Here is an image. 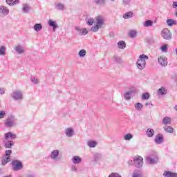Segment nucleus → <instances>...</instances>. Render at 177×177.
I'll return each mask as SVG.
<instances>
[{
    "instance_id": "nucleus-34",
    "label": "nucleus",
    "mask_w": 177,
    "mask_h": 177,
    "mask_svg": "<svg viewBox=\"0 0 177 177\" xmlns=\"http://www.w3.org/2000/svg\"><path fill=\"white\" fill-rule=\"evenodd\" d=\"M162 124H164V125H170L171 118H169V117L164 118L162 120Z\"/></svg>"
},
{
    "instance_id": "nucleus-54",
    "label": "nucleus",
    "mask_w": 177,
    "mask_h": 177,
    "mask_svg": "<svg viewBox=\"0 0 177 177\" xmlns=\"http://www.w3.org/2000/svg\"><path fill=\"white\" fill-rule=\"evenodd\" d=\"M5 91L4 88H0V95H4Z\"/></svg>"
},
{
    "instance_id": "nucleus-25",
    "label": "nucleus",
    "mask_w": 177,
    "mask_h": 177,
    "mask_svg": "<svg viewBox=\"0 0 177 177\" xmlns=\"http://www.w3.org/2000/svg\"><path fill=\"white\" fill-rule=\"evenodd\" d=\"M158 95L159 96H162L164 95H167V90L164 87H161L160 88L158 89Z\"/></svg>"
},
{
    "instance_id": "nucleus-38",
    "label": "nucleus",
    "mask_w": 177,
    "mask_h": 177,
    "mask_svg": "<svg viewBox=\"0 0 177 177\" xmlns=\"http://www.w3.org/2000/svg\"><path fill=\"white\" fill-rule=\"evenodd\" d=\"M99 28H102V27L97 25V24H96V25H94L91 28V30L93 31V32H97V31H99Z\"/></svg>"
},
{
    "instance_id": "nucleus-7",
    "label": "nucleus",
    "mask_w": 177,
    "mask_h": 177,
    "mask_svg": "<svg viewBox=\"0 0 177 177\" xmlns=\"http://www.w3.org/2000/svg\"><path fill=\"white\" fill-rule=\"evenodd\" d=\"M161 35L164 39H167V41L172 38L171 30L168 28L163 29L161 32Z\"/></svg>"
},
{
    "instance_id": "nucleus-55",
    "label": "nucleus",
    "mask_w": 177,
    "mask_h": 177,
    "mask_svg": "<svg viewBox=\"0 0 177 177\" xmlns=\"http://www.w3.org/2000/svg\"><path fill=\"white\" fill-rule=\"evenodd\" d=\"M172 6H173L174 9H176V8H177V1L173 2Z\"/></svg>"
},
{
    "instance_id": "nucleus-48",
    "label": "nucleus",
    "mask_w": 177,
    "mask_h": 177,
    "mask_svg": "<svg viewBox=\"0 0 177 177\" xmlns=\"http://www.w3.org/2000/svg\"><path fill=\"white\" fill-rule=\"evenodd\" d=\"M160 50H162V52H167V50H168V44H164L162 46L160 47Z\"/></svg>"
},
{
    "instance_id": "nucleus-31",
    "label": "nucleus",
    "mask_w": 177,
    "mask_h": 177,
    "mask_svg": "<svg viewBox=\"0 0 177 177\" xmlns=\"http://www.w3.org/2000/svg\"><path fill=\"white\" fill-rule=\"evenodd\" d=\"M147 136L148 138H153L154 136V130L153 129H148L147 130Z\"/></svg>"
},
{
    "instance_id": "nucleus-52",
    "label": "nucleus",
    "mask_w": 177,
    "mask_h": 177,
    "mask_svg": "<svg viewBox=\"0 0 177 177\" xmlns=\"http://www.w3.org/2000/svg\"><path fill=\"white\" fill-rule=\"evenodd\" d=\"M122 3L124 6H127V5H129V3H131V0H122Z\"/></svg>"
},
{
    "instance_id": "nucleus-51",
    "label": "nucleus",
    "mask_w": 177,
    "mask_h": 177,
    "mask_svg": "<svg viewBox=\"0 0 177 177\" xmlns=\"http://www.w3.org/2000/svg\"><path fill=\"white\" fill-rule=\"evenodd\" d=\"M109 177H121V176L120 174H118V173H111Z\"/></svg>"
},
{
    "instance_id": "nucleus-11",
    "label": "nucleus",
    "mask_w": 177,
    "mask_h": 177,
    "mask_svg": "<svg viewBox=\"0 0 177 177\" xmlns=\"http://www.w3.org/2000/svg\"><path fill=\"white\" fill-rule=\"evenodd\" d=\"M95 20H96V24L102 27V26L104 24V21L106 19H104V17L102 15H99L96 17Z\"/></svg>"
},
{
    "instance_id": "nucleus-45",
    "label": "nucleus",
    "mask_w": 177,
    "mask_h": 177,
    "mask_svg": "<svg viewBox=\"0 0 177 177\" xmlns=\"http://www.w3.org/2000/svg\"><path fill=\"white\" fill-rule=\"evenodd\" d=\"M132 138H133V136H132V134H131V133H127L124 136V140H131V139H132Z\"/></svg>"
},
{
    "instance_id": "nucleus-21",
    "label": "nucleus",
    "mask_w": 177,
    "mask_h": 177,
    "mask_svg": "<svg viewBox=\"0 0 177 177\" xmlns=\"http://www.w3.org/2000/svg\"><path fill=\"white\" fill-rule=\"evenodd\" d=\"M112 60L114 63H117L118 64H121L122 63V59L121 57H118L117 55L113 56Z\"/></svg>"
},
{
    "instance_id": "nucleus-9",
    "label": "nucleus",
    "mask_w": 177,
    "mask_h": 177,
    "mask_svg": "<svg viewBox=\"0 0 177 177\" xmlns=\"http://www.w3.org/2000/svg\"><path fill=\"white\" fill-rule=\"evenodd\" d=\"M6 127H8V128H12L16 125V119L13 116H11L10 118H8L6 122H5Z\"/></svg>"
},
{
    "instance_id": "nucleus-3",
    "label": "nucleus",
    "mask_w": 177,
    "mask_h": 177,
    "mask_svg": "<svg viewBox=\"0 0 177 177\" xmlns=\"http://www.w3.org/2000/svg\"><path fill=\"white\" fill-rule=\"evenodd\" d=\"M10 154H12V150L8 149L5 151V154L1 158V165H6L8 162H10Z\"/></svg>"
},
{
    "instance_id": "nucleus-47",
    "label": "nucleus",
    "mask_w": 177,
    "mask_h": 177,
    "mask_svg": "<svg viewBox=\"0 0 177 177\" xmlns=\"http://www.w3.org/2000/svg\"><path fill=\"white\" fill-rule=\"evenodd\" d=\"M97 5H104L106 3V0H95Z\"/></svg>"
},
{
    "instance_id": "nucleus-12",
    "label": "nucleus",
    "mask_w": 177,
    "mask_h": 177,
    "mask_svg": "<svg viewBox=\"0 0 177 177\" xmlns=\"http://www.w3.org/2000/svg\"><path fill=\"white\" fill-rule=\"evenodd\" d=\"M158 63L162 66V67H165L168 64V62L167 61V58L165 57L160 56L158 59Z\"/></svg>"
},
{
    "instance_id": "nucleus-53",
    "label": "nucleus",
    "mask_w": 177,
    "mask_h": 177,
    "mask_svg": "<svg viewBox=\"0 0 177 177\" xmlns=\"http://www.w3.org/2000/svg\"><path fill=\"white\" fill-rule=\"evenodd\" d=\"M71 171H72V172H77L78 170H77V167H75V166H72V167H71Z\"/></svg>"
},
{
    "instance_id": "nucleus-60",
    "label": "nucleus",
    "mask_w": 177,
    "mask_h": 177,
    "mask_svg": "<svg viewBox=\"0 0 177 177\" xmlns=\"http://www.w3.org/2000/svg\"><path fill=\"white\" fill-rule=\"evenodd\" d=\"M111 1H114V0H111Z\"/></svg>"
},
{
    "instance_id": "nucleus-39",
    "label": "nucleus",
    "mask_w": 177,
    "mask_h": 177,
    "mask_svg": "<svg viewBox=\"0 0 177 177\" xmlns=\"http://www.w3.org/2000/svg\"><path fill=\"white\" fill-rule=\"evenodd\" d=\"M6 50V47L3 46H0V56H5Z\"/></svg>"
},
{
    "instance_id": "nucleus-36",
    "label": "nucleus",
    "mask_w": 177,
    "mask_h": 177,
    "mask_svg": "<svg viewBox=\"0 0 177 177\" xmlns=\"http://www.w3.org/2000/svg\"><path fill=\"white\" fill-rule=\"evenodd\" d=\"M144 27H153V21L147 20L143 24Z\"/></svg>"
},
{
    "instance_id": "nucleus-10",
    "label": "nucleus",
    "mask_w": 177,
    "mask_h": 177,
    "mask_svg": "<svg viewBox=\"0 0 177 177\" xmlns=\"http://www.w3.org/2000/svg\"><path fill=\"white\" fill-rule=\"evenodd\" d=\"M75 30L76 32L81 36L88 34V30L86 28H81L80 26H76L75 27Z\"/></svg>"
},
{
    "instance_id": "nucleus-8",
    "label": "nucleus",
    "mask_w": 177,
    "mask_h": 177,
    "mask_svg": "<svg viewBox=\"0 0 177 177\" xmlns=\"http://www.w3.org/2000/svg\"><path fill=\"white\" fill-rule=\"evenodd\" d=\"M133 161H134V165L137 168H140L141 167H143V158L142 156H135L133 158Z\"/></svg>"
},
{
    "instance_id": "nucleus-20",
    "label": "nucleus",
    "mask_w": 177,
    "mask_h": 177,
    "mask_svg": "<svg viewBox=\"0 0 177 177\" xmlns=\"http://www.w3.org/2000/svg\"><path fill=\"white\" fill-rule=\"evenodd\" d=\"M0 13H2L4 16H8V15H9V9L5 6H1Z\"/></svg>"
},
{
    "instance_id": "nucleus-2",
    "label": "nucleus",
    "mask_w": 177,
    "mask_h": 177,
    "mask_svg": "<svg viewBox=\"0 0 177 177\" xmlns=\"http://www.w3.org/2000/svg\"><path fill=\"white\" fill-rule=\"evenodd\" d=\"M11 165L13 171H21L24 167L23 162L19 160H13L11 162Z\"/></svg>"
},
{
    "instance_id": "nucleus-58",
    "label": "nucleus",
    "mask_w": 177,
    "mask_h": 177,
    "mask_svg": "<svg viewBox=\"0 0 177 177\" xmlns=\"http://www.w3.org/2000/svg\"><path fill=\"white\" fill-rule=\"evenodd\" d=\"M128 163H129V165H132L133 162H132V160H130V161L128 162Z\"/></svg>"
},
{
    "instance_id": "nucleus-29",
    "label": "nucleus",
    "mask_w": 177,
    "mask_h": 177,
    "mask_svg": "<svg viewBox=\"0 0 177 177\" xmlns=\"http://www.w3.org/2000/svg\"><path fill=\"white\" fill-rule=\"evenodd\" d=\"M163 129L165 132H167L168 133H174V129L170 126H165L163 127Z\"/></svg>"
},
{
    "instance_id": "nucleus-4",
    "label": "nucleus",
    "mask_w": 177,
    "mask_h": 177,
    "mask_svg": "<svg viewBox=\"0 0 177 177\" xmlns=\"http://www.w3.org/2000/svg\"><path fill=\"white\" fill-rule=\"evenodd\" d=\"M60 151L57 149H55L54 151H51L50 154V158L54 162H59L62 158L59 156Z\"/></svg>"
},
{
    "instance_id": "nucleus-16",
    "label": "nucleus",
    "mask_w": 177,
    "mask_h": 177,
    "mask_svg": "<svg viewBox=\"0 0 177 177\" xmlns=\"http://www.w3.org/2000/svg\"><path fill=\"white\" fill-rule=\"evenodd\" d=\"M64 133L68 138H73V136H74V129L70 127L66 128L65 129Z\"/></svg>"
},
{
    "instance_id": "nucleus-23",
    "label": "nucleus",
    "mask_w": 177,
    "mask_h": 177,
    "mask_svg": "<svg viewBox=\"0 0 177 177\" xmlns=\"http://www.w3.org/2000/svg\"><path fill=\"white\" fill-rule=\"evenodd\" d=\"M48 26H50V27H53V30L55 31L56 30V28H57V24H56V21H53L52 19H50L48 21Z\"/></svg>"
},
{
    "instance_id": "nucleus-30",
    "label": "nucleus",
    "mask_w": 177,
    "mask_h": 177,
    "mask_svg": "<svg viewBox=\"0 0 177 177\" xmlns=\"http://www.w3.org/2000/svg\"><path fill=\"white\" fill-rule=\"evenodd\" d=\"M166 23L169 27H172V26L176 24V21L171 19H167Z\"/></svg>"
},
{
    "instance_id": "nucleus-35",
    "label": "nucleus",
    "mask_w": 177,
    "mask_h": 177,
    "mask_svg": "<svg viewBox=\"0 0 177 177\" xmlns=\"http://www.w3.org/2000/svg\"><path fill=\"white\" fill-rule=\"evenodd\" d=\"M134 107L138 111H140L143 109V104L140 102L135 104Z\"/></svg>"
},
{
    "instance_id": "nucleus-17",
    "label": "nucleus",
    "mask_w": 177,
    "mask_h": 177,
    "mask_svg": "<svg viewBox=\"0 0 177 177\" xmlns=\"http://www.w3.org/2000/svg\"><path fill=\"white\" fill-rule=\"evenodd\" d=\"M31 10V6H30V4L24 3L22 5V12L24 13H30V11Z\"/></svg>"
},
{
    "instance_id": "nucleus-49",
    "label": "nucleus",
    "mask_w": 177,
    "mask_h": 177,
    "mask_svg": "<svg viewBox=\"0 0 177 177\" xmlns=\"http://www.w3.org/2000/svg\"><path fill=\"white\" fill-rule=\"evenodd\" d=\"M5 115H6V112L5 111H0V120L4 118Z\"/></svg>"
},
{
    "instance_id": "nucleus-41",
    "label": "nucleus",
    "mask_w": 177,
    "mask_h": 177,
    "mask_svg": "<svg viewBox=\"0 0 177 177\" xmlns=\"http://www.w3.org/2000/svg\"><path fill=\"white\" fill-rule=\"evenodd\" d=\"M93 157H94L95 161L97 162L99 161V160H100V158H102V154L96 153L94 154Z\"/></svg>"
},
{
    "instance_id": "nucleus-1",
    "label": "nucleus",
    "mask_w": 177,
    "mask_h": 177,
    "mask_svg": "<svg viewBox=\"0 0 177 177\" xmlns=\"http://www.w3.org/2000/svg\"><path fill=\"white\" fill-rule=\"evenodd\" d=\"M146 60H149V56L145 54L138 57L136 62V66L138 70H145L146 68Z\"/></svg>"
},
{
    "instance_id": "nucleus-28",
    "label": "nucleus",
    "mask_w": 177,
    "mask_h": 177,
    "mask_svg": "<svg viewBox=\"0 0 177 177\" xmlns=\"http://www.w3.org/2000/svg\"><path fill=\"white\" fill-rule=\"evenodd\" d=\"M33 28L36 32L41 31L42 30V24H36L34 25Z\"/></svg>"
},
{
    "instance_id": "nucleus-42",
    "label": "nucleus",
    "mask_w": 177,
    "mask_h": 177,
    "mask_svg": "<svg viewBox=\"0 0 177 177\" xmlns=\"http://www.w3.org/2000/svg\"><path fill=\"white\" fill-rule=\"evenodd\" d=\"M86 55V50L82 49L80 50L79 52V56L80 57H85V56Z\"/></svg>"
},
{
    "instance_id": "nucleus-5",
    "label": "nucleus",
    "mask_w": 177,
    "mask_h": 177,
    "mask_svg": "<svg viewBox=\"0 0 177 177\" xmlns=\"http://www.w3.org/2000/svg\"><path fill=\"white\" fill-rule=\"evenodd\" d=\"M10 97L14 100H16V101L23 100L24 99L23 92H21V91H15L10 94Z\"/></svg>"
},
{
    "instance_id": "nucleus-57",
    "label": "nucleus",
    "mask_w": 177,
    "mask_h": 177,
    "mask_svg": "<svg viewBox=\"0 0 177 177\" xmlns=\"http://www.w3.org/2000/svg\"><path fill=\"white\" fill-rule=\"evenodd\" d=\"M27 177H37L35 174H29Z\"/></svg>"
},
{
    "instance_id": "nucleus-6",
    "label": "nucleus",
    "mask_w": 177,
    "mask_h": 177,
    "mask_svg": "<svg viewBox=\"0 0 177 177\" xmlns=\"http://www.w3.org/2000/svg\"><path fill=\"white\" fill-rule=\"evenodd\" d=\"M146 160L148 164H157L158 162V156H157L156 153H154L153 155H150L149 156H147L146 158Z\"/></svg>"
},
{
    "instance_id": "nucleus-50",
    "label": "nucleus",
    "mask_w": 177,
    "mask_h": 177,
    "mask_svg": "<svg viewBox=\"0 0 177 177\" xmlns=\"http://www.w3.org/2000/svg\"><path fill=\"white\" fill-rule=\"evenodd\" d=\"M31 82L33 84H38L39 82L38 81V79L35 77H31Z\"/></svg>"
},
{
    "instance_id": "nucleus-26",
    "label": "nucleus",
    "mask_w": 177,
    "mask_h": 177,
    "mask_svg": "<svg viewBox=\"0 0 177 177\" xmlns=\"http://www.w3.org/2000/svg\"><path fill=\"white\" fill-rule=\"evenodd\" d=\"M87 146L91 148L96 147V146H97V142L93 140H88L87 142Z\"/></svg>"
},
{
    "instance_id": "nucleus-43",
    "label": "nucleus",
    "mask_w": 177,
    "mask_h": 177,
    "mask_svg": "<svg viewBox=\"0 0 177 177\" xmlns=\"http://www.w3.org/2000/svg\"><path fill=\"white\" fill-rule=\"evenodd\" d=\"M86 23L88 26H93V23H95V19H93V18H88L86 20Z\"/></svg>"
},
{
    "instance_id": "nucleus-32",
    "label": "nucleus",
    "mask_w": 177,
    "mask_h": 177,
    "mask_svg": "<svg viewBox=\"0 0 177 177\" xmlns=\"http://www.w3.org/2000/svg\"><path fill=\"white\" fill-rule=\"evenodd\" d=\"M131 17H133V12H126L124 15H123V19H131Z\"/></svg>"
},
{
    "instance_id": "nucleus-15",
    "label": "nucleus",
    "mask_w": 177,
    "mask_h": 177,
    "mask_svg": "<svg viewBox=\"0 0 177 177\" xmlns=\"http://www.w3.org/2000/svg\"><path fill=\"white\" fill-rule=\"evenodd\" d=\"M3 143L5 149H12V146H15V142L12 140H4Z\"/></svg>"
},
{
    "instance_id": "nucleus-19",
    "label": "nucleus",
    "mask_w": 177,
    "mask_h": 177,
    "mask_svg": "<svg viewBox=\"0 0 177 177\" xmlns=\"http://www.w3.org/2000/svg\"><path fill=\"white\" fill-rule=\"evenodd\" d=\"M15 50L19 55H23L25 52L24 48L20 45L15 46Z\"/></svg>"
},
{
    "instance_id": "nucleus-56",
    "label": "nucleus",
    "mask_w": 177,
    "mask_h": 177,
    "mask_svg": "<svg viewBox=\"0 0 177 177\" xmlns=\"http://www.w3.org/2000/svg\"><path fill=\"white\" fill-rule=\"evenodd\" d=\"M150 104H151V106H153V104H151V102H147V103L145 104V106H150Z\"/></svg>"
},
{
    "instance_id": "nucleus-13",
    "label": "nucleus",
    "mask_w": 177,
    "mask_h": 177,
    "mask_svg": "<svg viewBox=\"0 0 177 177\" xmlns=\"http://www.w3.org/2000/svg\"><path fill=\"white\" fill-rule=\"evenodd\" d=\"M17 138V135L12 133V132H8L4 134V139L5 140H9V139H16Z\"/></svg>"
},
{
    "instance_id": "nucleus-18",
    "label": "nucleus",
    "mask_w": 177,
    "mask_h": 177,
    "mask_svg": "<svg viewBox=\"0 0 177 177\" xmlns=\"http://www.w3.org/2000/svg\"><path fill=\"white\" fill-rule=\"evenodd\" d=\"M71 161L73 164L78 165L82 162V159L78 156H75L72 158Z\"/></svg>"
},
{
    "instance_id": "nucleus-27",
    "label": "nucleus",
    "mask_w": 177,
    "mask_h": 177,
    "mask_svg": "<svg viewBox=\"0 0 177 177\" xmlns=\"http://www.w3.org/2000/svg\"><path fill=\"white\" fill-rule=\"evenodd\" d=\"M133 95V91H130L124 93V99L125 100H130L131 97Z\"/></svg>"
},
{
    "instance_id": "nucleus-14",
    "label": "nucleus",
    "mask_w": 177,
    "mask_h": 177,
    "mask_svg": "<svg viewBox=\"0 0 177 177\" xmlns=\"http://www.w3.org/2000/svg\"><path fill=\"white\" fill-rule=\"evenodd\" d=\"M154 142L156 145H161L164 142V136L161 134H158L155 136Z\"/></svg>"
},
{
    "instance_id": "nucleus-59",
    "label": "nucleus",
    "mask_w": 177,
    "mask_h": 177,
    "mask_svg": "<svg viewBox=\"0 0 177 177\" xmlns=\"http://www.w3.org/2000/svg\"><path fill=\"white\" fill-rule=\"evenodd\" d=\"M174 110H176L177 111V105H175Z\"/></svg>"
},
{
    "instance_id": "nucleus-40",
    "label": "nucleus",
    "mask_w": 177,
    "mask_h": 177,
    "mask_svg": "<svg viewBox=\"0 0 177 177\" xmlns=\"http://www.w3.org/2000/svg\"><path fill=\"white\" fill-rule=\"evenodd\" d=\"M132 177H142V174H140V171L139 170H135L133 172Z\"/></svg>"
},
{
    "instance_id": "nucleus-37",
    "label": "nucleus",
    "mask_w": 177,
    "mask_h": 177,
    "mask_svg": "<svg viewBox=\"0 0 177 177\" xmlns=\"http://www.w3.org/2000/svg\"><path fill=\"white\" fill-rule=\"evenodd\" d=\"M55 8L57 10H64V4L63 3H56Z\"/></svg>"
},
{
    "instance_id": "nucleus-33",
    "label": "nucleus",
    "mask_w": 177,
    "mask_h": 177,
    "mask_svg": "<svg viewBox=\"0 0 177 177\" xmlns=\"http://www.w3.org/2000/svg\"><path fill=\"white\" fill-rule=\"evenodd\" d=\"M118 46L119 49H124V48H127V45L125 44V41H120L118 43Z\"/></svg>"
},
{
    "instance_id": "nucleus-22",
    "label": "nucleus",
    "mask_w": 177,
    "mask_h": 177,
    "mask_svg": "<svg viewBox=\"0 0 177 177\" xmlns=\"http://www.w3.org/2000/svg\"><path fill=\"white\" fill-rule=\"evenodd\" d=\"M165 177H177V173H174L172 171H165L163 174Z\"/></svg>"
},
{
    "instance_id": "nucleus-46",
    "label": "nucleus",
    "mask_w": 177,
    "mask_h": 177,
    "mask_svg": "<svg viewBox=\"0 0 177 177\" xmlns=\"http://www.w3.org/2000/svg\"><path fill=\"white\" fill-rule=\"evenodd\" d=\"M137 32L136 30H131L129 32V37H131V38H135L136 37V35H137Z\"/></svg>"
},
{
    "instance_id": "nucleus-24",
    "label": "nucleus",
    "mask_w": 177,
    "mask_h": 177,
    "mask_svg": "<svg viewBox=\"0 0 177 177\" xmlns=\"http://www.w3.org/2000/svg\"><path fill=\"white\" fill-rule=\"evenodd\" d=\"M20 2L19 0H6V3L10 5V6H13L14 5H17Z\"/></svg>"
},
{
    "instance_id": "nucleus-44",
    "label": "nucleus",
    "mask_w": 177,
    "mask_h": 177,
    "mask_svg": "<svg viewBox=\"0 0 177 177\" xmlns=\"http://www.w3.org/2000/svg\"><path fill=\"white\" fill-rule=\"evenodd\" d=\"M142 100H147L148 99H150V94L149 93L142 94Z\"/></svg>"
}]
</instances>
